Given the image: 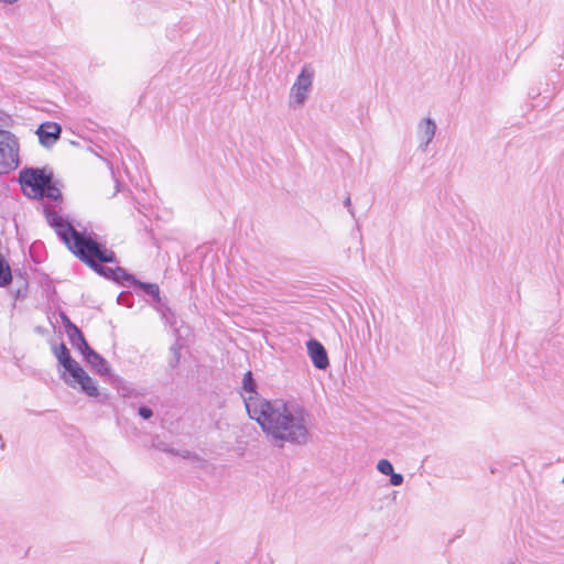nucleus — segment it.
I'll return each mask as SVG.
<instances>
[{"instance_id":"nucleus-1","label":"nucleus","mask_w":564,"mask_h":564,"mask_svg":"<svg viewBox=\"0 0 564 564\" xmlns=\"http://www.w3.org/2000/svg\"><path fill=\"white\" fill-rule=\"evenodd\" d=\"M246 410L263 433L279 447L305 445L311 438L312 414L301 404L281 399L243 397Z\"/></svg>"},{"instance_id":"nucleus-2","label":"nucleus","mask_w":564,"mask_h":564,"mask_svg":"<svg viewBox=\"0 0 564 564\" xmlns=\"http://www.w3.org/2000/svg\"><path fill=\"white\" fill-rule=\"evenodd\" d=\"M53 352L67 372L62 376V379L67 386L74 389L79 388V390L88 397L96 398L99 395L96 382L87 375L80 365L72 358L65 344L62 343L53 346Z\"/></svg>"},{"instance_id":"nucleus-3","label":"nucleus","mask_w":564,"mask_h":564,"mask_svg":"<svg viewBox=\"0 0 564 564\" xmlns=\"http://www.w3.org/2000/svg\"><path fill=\"white\" fill-rule=\"evenodd\" d=\"M69 250L90 268L97 262H116V254L111 250H107L102 245L98 243L90 236L80 232L76 240L73 241Z\"/></svg>"},{"instance_id":"nucleus-4","label":"nucleus","mask_w":564,"mask_h":564,"mask_svg":"<svg viewBox=\"0 0 564 564\" xmlns=\"http://www.w3.org/2000/svg\"><path fill=\"white\" fill-rule=\"evenodd\" d=\"M20 143L9 130H0V175L8 174L20 164Z\"/></svg>"},{"instance_id":"nucleus-5","label":"nucleus","mask_w":564,"mask_h":564,"mask_svg":"<svg viewBox=\"0 0 564 564\" xmlns=\"http://www.w3.org/2000/svg\"><path fill=\"white\" fill-rule=\"evenodd\" d=\"M52 181V173L39 167H25L19 173V182L24 195L42 198V192Z\"/></svg>"},{"instance_id":"nucleus-6","label":"nucleus","mask_w":564,"mask_h":564,"mask_svg":"<svg viewBox=\"0 0 564 564\" xmlns=\"http://www.w3.org/2000/svg\"><path fill=\"white\" fill-rule=\"evenodd\" d=\"M315 70L310 64H305L296 77L290 91V107L297 109L304 106L313 87Z\"/></svg>"},{"instance_id":"nucleus-7","label":"nucleus","mask_w":564,"mask_h":564,"mask_svg":"<svg viewBox=\"0 0 564 564\" xmlns=\"http://www.w3.org/2000/svg\"><path fill=\"white\" fill-rule=\"evenodd\" d=\"M61 126L56 122L51 121L40 124V127L36 130L39 141L45 148H50L53 144H55L61 137Z\"/></svg>"},{"instance_id":"nucleus-8","label":"nucleus","mask_w":564,"mask_h":564,"mask_svg":"<svg viewBox=\"0 0 564 564\" xmlns=\"http://www.w3.org/2000/svg\"><path fill=\"white\" fill-rule=\"evenodd\" d=\"M306 347L313 365L319 370H325L329 366L325 347L316 339H310L306 343Z\"/></svg>"},{"instance_id":"nucleus-9","label":"nucleus","mask_w":564,"mask_h":564,"mask_svg":"<svg viewBox=\"0 0 564 564\" xmlns=\"http://www.w3.org/2000/svg\"><path fill=\"white\" fill-rule=\"evenodd\" d=\"M436 123L431 118H425L419 122L417 135L420 139L419 149L423 152L427 150L429 144L432 142L436 133Z\"/></svg>"},{"instance_id":"nucleus-10","label":"nucleus","mask_w":564,"mask_h":564,"mask_svg":"<svg viewBox=\"0 0 564 564\" xmlns=\"http://www.w3.org/2000/svg\"><path fill=\"white\" fill-rule=\"evenodd\" d=\"M83 357L89 364V366L94 370H96V372L99 373L100 376H106L110 373V367L107 360L97 351H95L91 347H89L88 350L85 351Z\"/></svg>"},{"instance_id":"nucleus-11","label":"nucleus","mask_w":564,"mask_h":564,"mask_svg":"<svg viewBox=\"0 0 564 564\" xmlns=\"http://www.w3.org/2000/svg\"><path fill=\"white\" fill-rule=\"evenodd\" d=\"M66 335L74 348H76L82 355L90 347L86 341L82 330L72 322L66 325Z\"/></svg>"},{"instance_id":"nucleus-12","label":"nucleus","mask_w":564,"mask_h":564,"mask_svg":"<svg viewBox=\"0 0 564 564\" xmlns=\"http://www.w3.org/2000/svg\"><path fill=\"white\" fill-rule=\"evenodd\" d=\"M54 230L56 235L63 240V242L68 247V249L72 247L73 241H75L77 236L80 234L67 220L59 224L58 227L54 228Z\"/></svg>"},{"instance_id":"nucleus-13","label":"nucleus","mask_w":564,"mask_h":564,"mask_svg":"<svg viewBox=\"0 0 564 564\" xmlns=\"http://www.w3.org/2000/svg\"><path fill=\"white\" fill-rule=\"evenodd\" d=\"M12 281L11 268L6 258L0 254V286L6 288Z\"/></svg>"},{"instance_id":"nucleus-14","label":"nucleus","mask_w":564,"mask_h":564,"mask_svg":"<svg viewBox=\"0 0 564 564\" xmlns=\"http://www.w3.org/2000/svg\"><path fill=\"white\" fill-rule=\"evenodd\" d=\"M242 390L249 393V397H260L257 392V383L251 371H247L243 376Z\"/></svg>"},{"instance_id":"nucleus-15","label":"nucleus","mask_w":564,"mask_h":564,"mask_svg":"<svg viewBox=\"0 0 564 564\" xmlns=\"http://www.w3.org/2000/svg\"><path fill=\"white\" fill-rule=\"evenodd\" d=\"M112 280L116 281V282L127 281V282H129L130 284H133V285H135L137 282H138V280L132 274L128 273L121 267L115 268V275H113Z\"/></svg>"},{"instance_id":"nucleus-16","label":"nucleus","mask_w":564,"mask_h":564,"mask_svg":"<svg viewBox=\"0 0 564 564\" xmlns=\"http://www.w3.org/2000/svg\"><path fill=\"white\" fill-rule=\"evenodd\" d=\"M135 285L140 286L147 294L153 296L158 302L160 301V289L158 284L145 283L138 280Z\"/></svg>"},{"instance_id":"nucleus-17","label":"nucleus","mask_w":564,"mask_h":564,"mask_svg":"<svg viewBox=\"0 0 564 564\" xmlns=\"http://www.w3.org/2000/svg\"><path fill=\"white\" fill-rule=\"evenodd\" d=\"M61 196H62L61 191L53 183V180L51 181V183L47 186H45V188L42 192V198L43 197H47V198H51L53 200H57L58 198H61Z\"/></svg>"},{"instance_id":"nucleus-18","label":"nucleus","mask_w":564,"mask_h":564,"mask_svg":"<svg viewBox=\"0 0 564 564\" xmlns=\"http://www.w3.org/2000/svg\"><path fill=\"white\" fill-rule=\"evenodd\" d=\"M45 216H46L47 223L53 228L58 227L59 224L65 221V219L55 210H46Z\"/></svg>"},{"instance_id":"nucleus-19","label":"nucleus","mask_w":564,"mask_h":564,"mask_svg":"<svg viewBox=\"0 0 564 564\" xmlns=\"http://www.w3.org/2000/svg\"><path fill=\"white\" fill-rule=\"evenodd\" d=\"M100 263L101 262L94 263L95 265L91 267V269L95 272H97L98 274L104 275V276L112 280V278L115 275V269L108 268V267H102Z\"/></svg>"},{"instance_id":"nucleus-20","label":"nucleus","mask_w":564,"mask_h":564,"mask_svg":"<svg viewBox=\"0 0 564 564\" xmlns=\"http://www.w3.org/2000/svg\"><path fill=\"white\" fill-rule=\"evenodd\" d=\"M377 469L386 476H390L394 469L392 464L388 459H380L377 464Z\"/></svg>"},{"instance_id":"nucleus-21","label":"nucleus","mask_w":564,"mask_h":564,"mask_svg":"<svg viewBox=\"0 0 564 564\" xmlns=\"http://www.w3.org/2000/svg\"><path fill=\"white\" fill-rule=\"evenodd\" d=\"M12 124L11 117L4 111L0 110V130H8Z\"/></svg>"},{"instance_id":"nucleus-22","label":"nucleus","mask_w":564,"mask_h":564,"mask_svg":"<svg viewBox=\"0 0 564 564\" xmlns=\"http://www.w3.org/2000/svg\"><path fill=\"white\" fill-rule=\"evenodd\" d=\"M138 413L144 420H149L153 416V411L149 406H145V405L140 406L138 410Z\"/></svg>"},{"instance_id":"nucleus-23","label":"nucleus","mask_w":564,"mask_h":564,"mask_svg":"<svg viewBox=\"0 0 564 564\" xmlns=\"http://www.w3.org/2000/svg\"><path fill=\"white\" fill-rule=\"evenodd\" d=\"M403 482V476L401 474L392 473L390 475V484L392 486H400Z\"/></svg>"},{"instance_id":"nucleus-24","label":"nucleus","mask_w":564,"mask_h":564,"mask_svg":"<svg viewBox=\"0 0 564 564\" xmlns=\"http://www.w3.org/2000/svg\"><path fill=\"white\" fill-rule=\"evenodd\" d=\"M344 205L348 208L349 214L354 217L355 213H354V209L351 208V199H350V197H346V199L344 202Z\"/></svg>"},{"instance_id":"nucleus-25","label":"nucleus","mask_w":564,"mask_h":564,"mask_svg":"<svg viewBox=\"0 0 564 564\" xmlns=\"http://www.w3.org/2000/svg\"><path fill=\"white\" fill-rule=\"evenodd\" d=\"M171 350L173 351L174 357H175L174 362L172 364V366L174 367L180 360V352H178V349L174 346L171 348Z\"/></svg>"},{"instance_id":"nucleus-26","label":"nucleus","mask_w":564,"mask_h":564,"mask_svg":"<svg viewBox=\"0 0 564 564\" xmlns=\"http://www.w3.org/2000/svg\"><path fill=\"white\" fill-rule=\"evenodd\" d=\"M61 318L63 321L64 327L66 328V325L68 324V322H70V319L64 313L61 314Z\"/></svg>"},{"instance_id":"nucleus-27","label":"nucleus","mask_w":564,"mask_h":564,"mask_svg":"<svg viewBox=\"0 0 564 564\" xmlns=\"http://www.w3.org/2000/svg\"><path fill=\"white\" fill-rule=\"evenodd\" d=\"M0 2L12 4V3L17 2V0H0Z\"/></svg>"},{"instance_id":"nucleus-28","label":"nucleus","mask_w":564,"mask_h":564,"mask_svg":"<svg viewBox=\"0 0 564 564\" xmlns=\"http://www.w3.org/2000/svg\"><path fill=\"white\" fill-rule=\"evenodd\" d=\"M183 457H189V452H185V454H183Z\"/></svg>"},{"instance_id":"nucleus-29","label":"nucleus","mask_w":564,"mask_h":564,"mask_svg":"<svg viewBox=\"0 0 564 564\" xmlns=\"http://www.w3.org/2000/svg\"><path fill=\"white\" fill-rule=\"evenodd\" d=\"M216 564H218V563H216Z\"/></svg>"}]
</instances>
